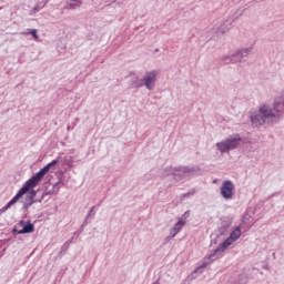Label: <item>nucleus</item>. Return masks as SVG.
I'll return each mask as SVG.
<instances>
[{"mask_svg":"<svg viewBox=\"0 0 284 284\" xmlns=\"http://www.w3.org/2000/svg\"><path fill=\"white\" fill-rule=\"evenodd\" d=\"M284 114V93L275 98L273 109L263 105L258 111L250 116L253 128H261V125H270L278 121Z\"/></svg>","mask_w":284,"mask_h":284,"instance_id":"1","label":"nucleus"},{"mask_svg":"<svg viewBox=\"0 0 284 284\" xmlns=\"http://www.w3.org/2000/svg\"><path fill=\"white\" fill-rule=\"evenodd\" d=\"M241 239V226L235 227L234 231L231 232L230 236L223 241L214 251L207 256L209 262H204L201 266H199L194 273L196 272H203L210 263H214V261H217L220 258L221 254L226 251V248L234 243V241H239Z\"/></svg>","mask_w":284,"mask_h":284,"instance_id":"2","label":"nucleus"},{"mask_svg":"<svg viewBox=\"0 0 284 284\" xmlns=\"http://www.w3.org/2000/svg\"><path fill=\"white\" fill-rule=\"evenodd\" d=\"M50 172V166L47 164L44 168H42L38 173H36L33 176H31L23 185L22 187L29 192L32 190V187H37L41 181H43V176H45Z\"/></svg>","mask_w":284,"mask_h":284,"instance_id":"3","label":"nucleus"},{"mask_svg":"<svg viewBox=\"0 0 284 284\" xmlns=\"http://www.w3.org/2000/svg\"><path fill=\"white\" fill-rule=\"evenodd\" d=\"M175 172H183L184 174H194L195 172H201V168L199 165L195 166H168L162 170V176H174Z\"/></svg>","mask_w":284,"mask_h":284,"instance_id":"4","label":"nucleus"},{"mask_svg":"<svg viewBox=\"0 0 284 284\" xmlns=\"http://www.w3.org/2000/svg\"><path fill=\"white\" fill-rule=\"evenodd\" d=\"M59 185H61V182H58V183L53 184L52 190L45 191L40 196V199L33 200L32 196H26L23 205L21 207L22 212H28L30 210V207H32V205H34V203H41V201H43L45 194H54L59 190Z\"/></svg>","mask_w":284,"mask_h":284,"instance_id":"5","label":"nucleus"},{"mask_svg":"<svg viewBox=\"0 0 284 284\" xmlns=\"http://www.w3.org/2000/svg\"><path fill=\"white\" fill-rule=\"evenodd\" d=\"M241 145V138H227L226 140H223L221 142L216 143L217 150L223 154L225 152H232V150H236Z\"/></svg>","mask_w":284,"mask_h":284,"instance_id":"6","label":"nucleus"},{"mask_svg":"<svg viewBox=\"0 0 284 284\" xmlns=\"http://www.w3.org/2000/svg\"><path fill=\"white\" fill-rule=\"evenodd\" d=\"M234 182L226 180L222 183V186L220 187V194L222 199L225 201H232L234 199Z\"/></svg>","mask_w":284,"mask_h":284,"instance_id":"7","label":"nucleus"},{"mask_svg":"<svg viewBox=\"0 0 284 284\" xmlns=\"http://www.w3.org/2000/svg\"><path fill=\"white\" fill-rule=\"evenodd\" d=\"M158 74L159 72L156 71H150L144 74V77L142 78V83L146 88V90H154Z\"/></svg>","mask_w":284,"mask_h":284,"instance_id":"8","label":"nucleus"},{"mask_svg":"<svg viewBox=\"0 0 284 284\" xmlns=\"http://www.w3.org/2000/svg\"><path fill=\"white\" fill-rule=\"evenodd\" d=\"M254 49L252 47L235 51L233 54V63H243V59L250 57Z\"/></svg>","mask_w":284,"mask_h":284,"instance_id":"9","label":"nucleus"},{"mask_svg":"<svg viewBox=\"0 0 284 284\" xmlns=\"http://www.w3.org/2000/svg\"><path fill=\"white\" fill-rule=\"evenodd\" d=\"M232 23H234L232 19L224 20L221 24L213 28V32H215V34H225V32L232 29Z\"/></svg>","mask_w":284,"mask_h":284,"instance_id":"10","label":"nucleus"},{"mask_svg":"<svg viewBox=\"0 0 284 284\" xmlns=\"http://www.w3.org/2000/svg\"><path fill=\"white\" fill-rule=\"evenodd\" d=\"M28 194V191L22 186L18 193L1 209V212H8L12 205H14L19 199H22L23 195Z\"/></svg>","mask_w":284,"mask_h":284,"instance_id":"11","label":"nucleus"},{"mask_svg":"<svg viewBox=\"0 0 284 284\" xmlns=\"http://www.w3.org/2000/svg\"><path fill=\"white\" fill-rule=\"evenodd\" d=\"M185 225V221L180 220L178 223L174 224V226L171 229L170 234L165 237L164 243H170L179 232L183 230Z\"/></svg>","mask_w":284,"mask_h":284,"instance_id":"12","label":"nucleus"},{"mask_svg":"<svg viewBox=\"0 0 284 284\" xmlns=\"http://www.w3.org/2000/svg\"><path fill=\"white\" fill-rule=\"evenodd\" d=\"M83 6L82 0H67L64 10H77V8H81Z\"/></svg>","mask_w":284,"mask_h":284,"instance_id":"13","label":"nucleus"},{"mask_svg":"<svg viewBox=\"0 0 284 284\" xmlns=\"http://www.w3.org/2000/svg\"><path fill=\"white\" fill-rule=\"evenodd\" d=\"M129 88L132 90H136L139 88H143V79H140L139 77H134L130 80Z\"/></svg>","mask_w":284,"mask_h":284,"instance_id":"14","label":"nucleus"},{"mask_svg":"<svg viewBox=\"0 0 284 284\" xmlns=\"http://www.w3.org/2000/svg\"><path fill=\"white\" fill-rule=\"evenodd\" d=\"M193 173H184L183 171H175L173 173L174 181H183V179H187V176H192Z\"/></svg>","mask_w":284,"mask_h":284,"instance_id":"15","label":"nucleus"},{"mask_svg":"<svg viewBox=\"0 0 284 284\" xmlns=\"http://www.w3.org/2000/svg\"><path fill=\"white\" fill-rule=\"evenodd\" d=\"M32 232H34V224L29 222L22 230L18 231V234H32Z\"/></svg>","mask_w":284,"mask_h":284,"instance_id":"16","label":"nucleus"},{"mask_svg":"<svg viewBox=\"0 0 284 284\" xmlns=\"http://www.w3.org/2000/svg\"><path fill=\"white\" fill-rule=\"evenodd\" d=\"M222 63H225L226 65H229V63H234V55H224L221 59Z\"/></svg>","mask_w":284,"mask_h":284,"instance_id":"17","label":"nucleus"},{"mask_svg":"<svg viewBox=\"0 0 284 284\" xmlns=\"http://www.w3.org/2000/svg\"><path fill=\"white\" fill-rule=\"evenodd\" d=\"M70 243H72V240H68V241L61 246L60 254H63V253H65L67 250H70Z\"/></svg>","mask_w":284,"mask_h":284,"instance_id":"18","label":"nucleus"},{"mask_svg":"<svg viewBox=\"0 0 284 284\" xmlns=\"http://www.w3.org/2000/svg\"><path fill=\"white\" fill-rule=\"evenodd\" d=\"M94 207L95 206H92L91 210L89 211L88 216L82 224V227H85V225H88V219H90V216H94Z\"/></svg>","mask_w":284,"mask_h":284,"instance_id":"19","label":"nucleus"},{"mask_svg":"<svg viewBox=\"0 0 284 284\" xmlns=\"http://www.w3.org/2000/svg\"><path fill=\"white\" fill-rule=\"evenodd\" d=\"M37 29H32L29 32H22L21 34H31L33 37V39L37 41V39H39V34H37Z\"/></svg>","mask_w":284,"mask_h":284,"instance_id":"20","label":"nucleus"},{"mask_svg":"<svg viewBox=\"0 0 284 284\" xmlns=\"http://www.w3.org/2000/svg\"><path fill=\"white\" fill-rule=\"evenodd\" d=\"M237 284H247V276L245 275H240L237 281H236Z\"/></svg>","mask_w":284,"mask_h":284,"instance_id":"21","label":"nucleus"},{"mask_svg":"<svg viewBox=\"0 0 284 284\" xmlns=\"http://www.w3.org/2000/svg\"><path fill=\"white\" fill-rule=\"evenodd\" d=\"M29 194L27 196H32L33 200H37V191L34 190V187L29 189Z\"/></svg>","mask_w":284,"mask_h":284,"instance_id":"22","label":"nucleus"},{"mask_svg":"<svg viewBox=\"0 0 284 284\" xmlns=\"http://www.w3.org/2000/svg\"><path fill=\"white\" fill-rule=\"evenodd\" d=\"M61 158H58L55 160H52L50 163H48L47 165L49 166V169L54 168V165H57V163H59Z\"/></svg>","mask_w":284,"mask_h":284,"instance_id":"23","label":"nucleus"},{"mask_svg":"<svg viewBox=\"0 0 284 284\" xmlns=\"http://www.w3.org/2000/svg\"><path fill=\"white\" fill-rule=\"evenodd\" d=\"M193 194H194V191L187 192L183 194V197L185 199L186 196H193Z\"/></svg>","mask_w":284,"mask_h":284,"instance_id":"24","label":"nucleus"},{"mask_svg":"<svg viewBox=\"0 0 284 284\" xmlns=\"http://www.w3.org/2000/svg\"><path fill=\"white\" fill-rule=\"evenodd\" d=\"M20 231H21V230H17L16 227L12 229V233H13V234H19Z\"/></svg>","mask_w":284,"mask_h":284,"instance_id":"25","label":"nucleus"},{"mask_svg":"<svg viewBox=\"0 0 284 284\" xmlns=\"http://www.w3.org/2000/svg\"><path fill=\"white\" fill-rule=\"evenodd\" d=\"M19 225H21L22 227H24L26 221L21 220V221L19 222Z\"/></svg>","mask_w":284,"mask_h":284,"instance_id":"26","label":"nucleus"},{"mask_svg":"<svg viewBox=\"0 0 284 284\" xmlns=\"http://www.w3.org/2000/svg\"><path fill=\"white\" fill-rule=\"evenodd\" d=\"M33 10H34L36 12H39V10H41V8H40L39 6H37V7L33 8Z\"/></svg>","mask_w":284,"mask_h":284,"instance_id":"27","label":"nucleus"},{"mask_svg":"<svg viewBox=\"0 0 284 284\" xmlns=\"http://www.w3.org/2000/svg\"><path fill=\"white\" fill-rule=\"evenodd\" d=\"M243 12L244 10L240 11V13L236 16V19H239V17H243Z\"/></svg>","mask_w":284,"mask_h":284,"instance_id":"28","label":"nucleus"}]
</instances>
